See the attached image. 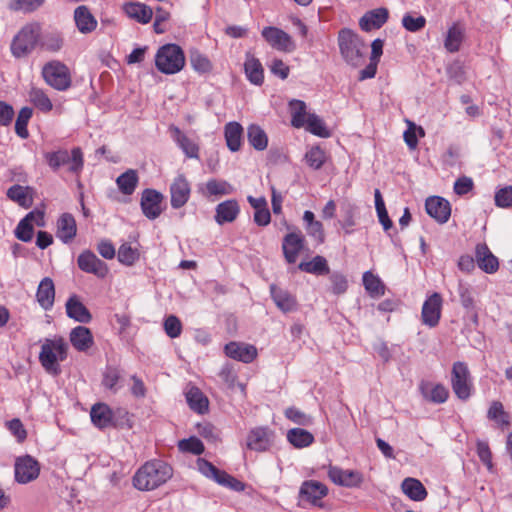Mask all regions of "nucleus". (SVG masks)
Masks as SVG:
<instances>
[{
  "label": "nucleus",
  "instance_id": "f257e3e1",
  "mask_svg": "<svg viewBox=\"0 0 512 512\" xmlns=\"http://www.w3.org/2000/svg\"><path fill=\"white\" fill-rule=\"evenodd\" d=\"M68 343L62 336L45 339L39 353V362L43 369L54 376L61 373L59 362L68 357Z\"/></svg>",
  "mask_w": 512,
  "mask_h": 512
},
{
  "label": "nucleus",
  "instance_id": "49530a36",
  "mask_svg": "<svg viewBox=\"0 0 512 512\" xmlns=\"http://www.w3.org/2000/svg\"><path fill=\"white\" fill-rule=\"evenodd\" d=\"M363 285L372 297H380L385 293V286L380 278L370 271L363 274Z\"/></svg>",
  "mask_w": 512,
  "mask_h": 512
},
{
  "label": "nucleus",
  "instance_id": "09e8293b",
  "mask_svg": "<svg viewBox=\"0 0 512 512\" xmlns=\"http://www.w3.org/2000/svg\"><path fill=\"white\" fill-rule=\"evenodd\" d=\"M306 164L313 170H319L327 160L325 151L319 147H311L304 156Z\"/></svg>",
  "mask_w": 512,
  "mask_h": 512
},
{
  "label": "nucleus",
  "instance_id": "a211bd4d",
  "mask_svg": "<svg viewBox=\"0 0 512 512\" xmlns=\"http://www.w3.org/2000/svg\"><path fill=\"white\" fill-rule=\"evenodd\" d=\"M40 473V465L30 455L19 457L15 462V480H36Z\"/></svg>",
  "mask_w": 512,
  "mask_h": 512
},
{
  "label": "nucleus",
  "instance_id": "6e6552de",
  "mask_svg": "<svg viewBox=\"0 0 512 512\" xmlns=\"http://www.w3.org/2000/svg\"><path fill=\"white\" fill-rule=\"evenodd\" d=\"M275 433L268 426L250 429L246 436V447L255 452H266L274 445Z\"/></svg>",
  "mask_w": 512,
  "mask_h": 512
},
{
  "label": "nucleus",
  "instance_id": "ddd939ff",
  "mask_svg": "<svg viewBox=\"0 0 512 512\" xmlns=\"http://www.w3.org/2000/svg\"><path fill=\"white\" fill-rule=\"evenodd\" d=\"M77 265L83 272L93 274L101 279L105 278L109 273L108 265L90 250H84L79 254Z\"/></svg>",
  "mask_w": 512,
  "mask_h": 512
},
{
  "label": "nucleus",
  "instance_id": "338daca9",
  "mask_svg": "<svg viewBox=\"0 0 512 512\" xmlns=\"http://www.w3.org/2000/svg\"><path fill=\"white\" fill-rule=\"evenodd\" d=\"M474 188V182L471 177L461 176L455 182L453 186L454 193L459 196H464L471 192Z\"/></svg>",
  "mask_w": 512,
  "mask_h": 512
},
{
  "label": "nucleus",
  "instance_id": "f03ea898",
  "mask_svg": "<svg viewBox=\"0 0 512 512\" xmlns=\"http://www.w3.org/2000/svg\"><path fill=\"white\" fill-rule=\"evenodd\" d=\"M41 39V24L30 22L25 24L13 37L10 51L17 59L28 57L39 47Z\"/></svg>",
  "mask_w": 512,
  "mask_h": 512
},
{
  "label": "nucleus",
  "instance_id": "e2e57ef3",
  "mask_svg": "<svg viewBox=\"0 0 512 512\" xmlns=\"http://www.w3.org/2000/svg\"><path fill=\"white\" fill-rule=\"evenodd\" d=\"M403 27L410 32H417L423 29L426 25L424 16L413 17L410 14H405L402 18Z\"/></svg>",
  "mask_w": 512,
  "mask_h": 512
},
{
  "label": "nucleus",
  "instance_id": "6ab92c4d",
  "mask_svg": "<svg viewBox=\"0 0 512 512\" xmlns=\"http://www.w3.org/2000/svg\"><path fill=\"white\" fill-rule=\"evenodd\" d=\"M304 236L301 232H291L285 235L282 242V250L285 260L289 264L296 262L299 253L304 247Z\"/></svg>",
  "mask_w": 512,
  "mask_h": 512
},
{
  "label": "nucleus",
  "instance_id": "79ce46f5",
  "mask_svg": "<svg viewBox=\"0 0 512 512\" xmlns=\"http://www.w3.org/2000/svg\"><path fill=\"white\" fill-rule=\"evenodd\" d=\"M423 396L434 403H444L449 397V391L443 384H435L430 387L429 384L421 387Z\"/></svg>",
  "mask_w": 512,
  "mask_h": 512
},
{
  "label": "nucleus",
  "instance_id": "0e129e2a",
  "mask_svg": "<svg viewBox=\"0 0 512 512\" xmlns=\"http://www.w3.org/2000/svg\"><path fill=\"white\" fill-rule=\"evenodd\" d=\"M33 233V225L30 222H28L25 218H23L19 222L15 231L16 237L23 242L31 241L33 238Z\"/></svg>",
  "mask_w": 512,
  "mask_h": 512
},
{
  "label": "nucleus",
  "instance_id": "473e14b6",
  "mask_svg": "<svg viewBox=\"0 0 512 512\" xmlns=\"http://www.w3.org/2000/svg\"><path fill=\"white\" fill-rule=\"evenodd\" d=\"M64 46V37L61 32L57 30L41 32V39L39 48L43 51L56 53L59 52Z\"/></svg>",
  "mask_w": 512,
  "mask_h": 512
},
{
  "label": "nucleus",
  "instance_id": "bf43d9fd",
  "mask_svg": "<svg viewBox=\"0 0 512 512\" xmlns=\"http://www.w3.org/2000/svg\"><path fill=\"white\" fill-rule=\"evenodd\" d=\"M44 3V0H11L9 2V9L12 11L32 12L39 8Z\"/></svg>",
  "mask_w": 512,
  "mask_h": 512
},
{
  "label": "nucleus",
  "instance_id": "0eeeda50",
  "mask_svg": "<svg viewBox=\"0 0 512 512\" xmlns=\"http://www.w3.org/2000/svg\"><path fill=\"white\" fill-rule=\"evenodd\" d=\"M45 82L58 91H66L71 86V74L69 68L58 60L46 63L42 69Z\"/></svg>",
  "mask_w": 512,
  "mask_h": 512
},
{
  "label": "nucleus",
  "instance_id": "603ef678",
  "mask_svg": "<svg viewBox=\"0 0 512 512\" xmlns=\"http://www.w3.org/2000/svg\"><path fill=\"white\" fill-rule=\"evenodd\" d=\"M401 489L411 500L422 501L427 496V491L422 482H401Z\"/></svg>",
  "mask_w": 512,
  "mask_h": 512
},
{
  "label": "nucleus",
  "instance_id": "4d7b16f0",
  "mask_svg": "<svg viewBox=\"0 0 512 512\" xmlns=\"http://www.w3.org/2000/svg\"><path fill=\"white\" fill-rule=\"evenodd\" d=\"M178 449L181 452L201 455L204 452V445L200 439L195 436L182 439L178 442Z\"/></svg>",
  "mask_w": 512,
  "mask_h": 512
},
{
  "label": "nucleus",
  "instance_id": "c756f323",
  "mask_svg": "<svg viewBox=\"0 0 512 512\" xmlns=\"http://www.w3.org/2000/svg\"><path fill=\"white\" fill-rule=\"evenodd\" d=\"M270 294L274 303L281 311L287 313L296 309V298L287 290H284L275 284H271Z\"/></svg>",
  "mask_w": 512,
  "mask_h": 512
},
{
  "label": "nucleus",
  "instance_id": "f3484780",
  "mask_svg": "<svg viewBox=\"0 0 512 512\" xmlns=\"http://www.w3.org/2000/svg\"><path fill=\"white\" fill-rule=\"evenodd\" d=\"M227 357L243 363H251L257 357V349L254 345L231 341L224 346Z\"/></svg>",
  "mask_w": 512,
  "mask_h": 512
},
{
  "label": "nucleus",
  "instance_id": "9b49d317",
  "mask_svg": "<svg viewBox=\"0 0 512 512\" xmlns=\"http://www.w3.org/2000/svg\"><path fill=\"white\" fill-rule=\"evenodd\" d=\"M443 298L440 293L434 292L424 301L421 309V322L429 328L436 327L441 319Z\"/></svg>",
  "mask_w": 512,
  "mask_h": 512
},
{
  "label": "nucleus",
  "instance_id": "9d476101",
  "mask_svg": "<svg viewBox=\"0 0 512 512\" xmlns=\"http://www.w3.org/2000/svg\"><path fill=\"white\" fill-rule=\"evenodd\" d=\"M172 477V467L162 460H152L142 465L133 480H169Z\"/></svg>",
  "mask_w": 512,
  "mask_h": 512
},
{
  "label": "nucleus",
  "instance_id": "69168bd1",
  "mask_svg": "<svg viewBox=\"0 0 512 512\" xmlns=\"http://www.w3.org/2000/svg\"><path fill=\"white\" fill-rule=\"evenodd\" d=\"M495 204L501 208L512 207V186H506L495 193Z\"/></svg>",
  "mask_w": 512,
  "mask_h": 512
},
{
  "label": "nucleus",
  "instance_id": "7ed1b4c3",
  "mask_svg": "<svg viewBox=\"0 0 512 512\" xmlns=\"http://www.w3.org/2000/svg\"><path fill=\"white\" fill-rule=\"evenodd\" d=\"M338 44L340 53L347 64L359 67L364 63L366 45L359 35L350 29H342L338 35Z\"/></svg>",
  "mask_w": 512,
  "mask_h": 512
},
{
  "label": "nucleus",
  "instance_id": "72a5a7b5",
  "mask_svg": "<svg viewBox=\"0 0 512 512\" xmlns=\"http://www.w3.org/2000/svg\"><path fill=\"white\" fill-rule=\"evenodd\" d=\"M464 37V29L459 23H454L447 31L444 40L445 49L450 53L458 52L461 48Z\"/></svg>",
  "mask_w": 512,
  "mask_h": 512
},
{
  "label": "nucleus",
  "instance_id": "680f3d73",
  "mask_svg": "<svg viewBox=\"0 0 512 512\" xmlns=\"http://www.w3.org/2000/svg\"><path fill=\"white\" fill-rule=\"evenodd\" d=\"M476 451L479 459L487 467L489 471L492 470V452L489 444L486 441L478 440L476 444Z\"/></svg>",
  "mask_w": 512,
  "mask_h": 512
},
{
  "label": "nucleus",
  "instance_id": "dca6fc26",
  "mask_svg": "<svg viewBox=\"0 0 512 512\" xmlns=\"http://www.w3.org/2000/svg\"><path fill=\"white\" fill-rule=\"evenodd\" d=\"M425 210L439 224L446 223L451 216V205L440 196H430L425 201Z\"/></svg>",
  "mask_w": 512,
  "mask_h": 512
},
{
  "label": "nucleus",
  "instance_id": "8fccbe9b",
  "mask_svg": "<svg viewBox=\"0 0 512 512\" xmlns=\"http://www.w3.org/2000/svg\"><path fill=\"white\" fill-rule=\"evenodd\" d=\"M304 127L313 135L323 138L330 136V133L326 128L323 120L316 114H308Z\"/></svg>",
  "mask_w": 512,
  "mask_h": 512
},
{
  "label": "nucleus",
  "instance_id": "052dcab7",
  "mask_svg": "<svg viewBox=\"0 0 512 512\" xmlns=\"http://www.w3.org/2000/svg\"><path fill=\"white\" fill-rule=\"evenodd\" d=\"M164 331L170 338H177L182 333V323L175 315H169L164 320Z\"/></svg>",
  "mask_w": 512,
  "mask_h": 512
},
{
  "label": "nucleus",
  "instance_id": "7c9ffc66",
  "mask_svg": "<svg viewBox=\"0 0 512 512\" xmlns=\"http://www.w3.org/2000/svg\"><path fill=\"white\" fill-rule=\"evenodd\" d=\"M74 20L76 27L83 34L90 33L97 27V20L92 15L90 10L84 5H81L75 9Z\"/></svg>",
  "mask_w": 512,
  "mask_h": 512
},
{
  "label": "nucleus",
  "instance_id": "2f4dec72",
  "mask_svg": "<svg viewBox=\"0 0 512 512\" xmlns=\"http://www.w3.org/2000/svg\"><path fill=\"white\" fill-rule=\"evenodd\" d=\"M227 147L232 152L240 150L242 145L243 127L238 122H229L224 127Z\"/></svg>",
  "mask_w": 512,
  "mask_h": 512
},
{
  "label": "nucleus",
  "instance_id": "20e7f679",
  "mask_svg": "<svg viewBox=\"0 0 512 512\" xmlns=\"http://www.w3.org/2000/svg\"><path fill=\"white\" fill-rule=\"evenodd\" d=\"M44 158L53 171L66 167L69 173L79 176L84 168V155L80 147H74L71 151L58 149L57 151L46 152Z\"/></svg>",
  "mask_w": 512,
  "mask_h": 512
},
{
  "label": "nucleus",
  "instance_id": "4be33fe9",
  "mask_svg": "<svg viewBox=\"0 0 512 512\" xmlns=\"http://www.w3.org/2000/svg\"><path fill=\"white\" fill-rule=\"evenodd\" d=\"M169 131L171 132L172 138L177 144V146L183 151V153L188 158L199 159V145L189 138L186 134H184L180 128L177 126L171 125L169 127Z\"/></svg>",
  "mask_w": 512,
  "mask_h": 512
},
{
  "label": "nucleus",
  "instance_id": "39448f33",
  "mask_svg": "<svg viewBox=\"0 0 512 512\" xmlns=\"http://www.w3.org/2000/svg\"><path fill=\"white\" fill-rule=\"evenodd\" d=\"M186 63L182 48L177 44L161 46L155 55V66L163 74L173 75L180 72Z\"/></svg>",
  "mask_w": 512,
  "mask_h": 512
},
{
  "label": "nucleus",
  "instance_id": "774afa93",
  "mask_svg": "<svg viewBox=\"0 0 512 512\" xmlns=\"http://www.w3.org/2000/svg\"><path fill=\"white\" fill-rule=\"evenodd\" d=\"M285 416L292 422L299 425H308L311 423V417L295 407L287 408L285 410Z\"/></svg>",
  "mask_w": 512,
  "mask_h": 512
},
{
  "label": "nucleus",
  "instance_id": "c03bdc74",
  "mask_svg": "<svg viewBox=\"0 0 512 512\" xmlns=\"http://www.w3.org/2000/svg\"><path fill=\"white\" fill-rule=\"evenodd\" d=\"M291 113V124L295 128L305 126L308 113L306 112V104L302 100L294 99L289 103Z\"/></svg>",
  "mask_w": 512,
  "mask_h": 512
},
{
  "label": "nucleus",
  "instance_id": "a878e982",
  "mask_svg": "<svg viewBox=\"0 0 512 512\" xmlns=\"http://www.w3.org/2000/svg\"><path fill=\"white\" fill-rule=\"evenodd\" d=\"M65 307L67 316L77 322L89 323L92 320L91 313L76 295L68 298Z\"/></svg>",
  "mask_w": 512,
  "mask_h": 512
},
{
  "label": "nucleus",
  "instance_id": "de8ad7c7",
  "mask_svg": "<svg viewBox=\"0 0 512 512\" xmlns=\"http://www.w3.org/2000/svg\"><path fill=\"white\" fill-rule=\"evenodd\" d=\"M488 419L497 423L500 427L509 425V415L505 412L503 404L500 401H493L487 412Z\"/></svg>",
  "mask_w": 512,
  "mask_h": 512
},
{
  "label": "nucleus",
  "instance_id": "4468645a",
  "mask_svg": "<svg viewBox=\"0 0 512 512\" xmlns=\"http://www.w3.org/2000/svg\"><path fill=\"white\" fill-rule=\"evenodd\" d=\"M328 493L323 482H303L299 491V502L303 507L307 505L322 506L321 499Z\"/></svg>",
  "mask_w": 512,
  "mask_h": 512
},
{
  "label": "nucleus",
  "instance_id": "cd10ccee",
  "mask_svg": "<svg viewBox=\"0 0 512 512\" xmlns=\"http://www.w3.org/2000/svg\"><path fill=\"white\" fill-rule=\"evenodd\" d=\"M72 346L79 352L90 349L94 344L93 335L89 328L77 326L73 328L69 335Z\"/></svg>",
  "mask_w": 512,
  "mask_h": 512
},
{
  "label": "nucleus",
  "instance_id": "c9c22d12",
  "mask_svg": "<svg viewBox=\"0 0 512 512\" xmlns=\"http://www.w3.org/2000/svg\"><path fill=\"white\" fill-rule=\"evenodd\" d=\"M247 139L249 144L257 151H263L268 146V136L257 124H251L248 126Z\"/></svg>",
  "mask_w": 512,
  "mask_h": 512
},
{
  "label": "nucleus",
  "instance_id": "423d86ee",
  "mask_svg": "<svg viewBox=\"0 0 512 512\" xmlns=\"http://www.w3.org/2000/svg\"><path fill=\"white\" fill-rule=\"evenodd\" d=\"M451 387L454 394L463 401L468 400L473 391V381L468 365L457 361L451 370Z\"/></svg>",
  "mask_w": 512,
  "mask_h": 512
},
{
  "label": "nucleus",
  "instance_id": "a18cd8bd",
  "mask_svg": "<svg viewBox=\"0 0 512 512\" xmlns=\"http://www.w3.org/2000/svg\"><path fill=\"white\" fill-rule=\"evenodd\" d=\"M29 101L39 110L48 113L53 109V105L44 90L33 87L28 93Z\"/></svg>",
  "mask_w": 512,
  "mask_h": 512
},
{
  "label": "nucleus",
  "instance_id": "a19ab883",
  "mask_svg": "<svg viewBox=\"0 0 512 512\" xmlns=\"http://www.w3.org/2000/svg\"><path fill=\"white\" fill-rule=\"evenodd\" d=\"M298 268L301 271L315 275H326L330 271L327 260L320 255L315 256L311 261L301 262Z\"/></svg>",
  "mask_w": 512,
  "mask_h": 512
},
{
  "label": "nucleus",
  "instance_id": "ea45409f",
  "mask_svg": "<svg viewBox=\"0 0 512 512\" xmlns=\"http://www.w3.org/2000/svg\"><path fill=\"white\" fill-rule=\"evenodd\" d=\"M287 440L295 448L308 447L314 442V436L309 431L302 428H293L287 432Z\"/></svg>",
  "mask_w": 512,
  "mask_h": 512
},
{
  "label": "nucleus",
  "instance_id": "b1692460",
  "mask_svg": "<svg viewBox=\"0 0 512 512\" xmlns=\"http://www.w3.org/2000/svg\"><path fill=\"white\" fill-rule=\"evenodd\" d=\"M240 213V206L235 199H229L219 203L215 209V221L219 225L235 221Z\"/></svg>",
  "mask_w": 512,
  "mask_h": 512
},
{
  "label": "nucleus",
  "instance_id": "58836bf2",
  "mask_svg": "<svg viewBox=\"0 0 512 512\" xmlns=\"http://www.w3.org/2000/svg\"><path fill=\"white\" fill-rule=\"evenodd\" d=\"M189 61L193 70L199 74H208L213 69L210 59L198 49H192L189 52Z\"/></svg>",
  "mask_w": 512,
  "mask_h": 512
},
{
  "label": "nucleus",
  "instance_id": "bb28decb",
  "mask_svg": "<svg viewBox=\"0 0 512 512\" xmlns=\"http://www.w3.org/2000/svg\"><path fill=\"white\" fill-rule=\"evenodd\" d=\"M36 299L44 310H50L54 305L55 286L50 277L43 278L37 288Z\"/></svg>",
  "mask_w": 512,
  "mask_h": 512
},
{
  "label": "nucleus",
  "instance_id": "aec40b11",
  "mask_svg": "<svg viewBox=\"0 0 512 512\" xmlns=\"http://www.w3.org/2000/svg\"><path fill=\"white\" fill-rule=\"evenodd\" d=\"M475 258L478 267L485 273L494 274L498 271V258L491 252L486 243H480L476 245Z\"/></svg>",
  "mask_w": 512,
  "mask_h": 512
},
{
  "label": "nucleus",
  "instance_id": "f8f14e48",
  "mask_svg": "<svg viewBox=\"0 0 512 512\" xmlns=\"http://www.w3.org/2000/svg\"><path fill=\"white\" fill-rule=\"evenodd\" d=\"M163 200L164 195L161 192L151 188L143 190L140 206L144 216L149 220L158 218L163 212Z\"/></svg>",
  "mask_w": 512,
  "mask_h": 512
},
{
  "label": "nucleus",
  "instance_id": "6e6d98bb",
  "mask_svg": "<svg viewBox=\"0 0 512 512\" xmlns=\"http://www.w3.org/2000/svg\"><path fill=\"white\" fill-rule=\"evenodd\" d=\"M113 421L112 427L114 428H126L131 429L133 427L132 415L128 412L127 409L118 407L116 409H112Z\"/></svg>",
  "mask_w": 512,
  "mask_h": 512
},
{
  "label": "nucleus",
  "instance_id": "13d9d810",
  "mask_svg": "<svg viewBox=\"0 0 512 512\" xmlns=\"http://www.w3.org/2000/svg\"><path fill=\"white\" fill-rule=\"evenodd\" d=\"M139 258L137 249L132 248L129 244H122L118 250V260L124 265L131 266Z\"/></svg>",
  "mask_w": 512,
  "mask_h": 512
},
{
  "label": "nucleus",
  "instance_id": "864d4df0",
  "mask_svg": "<svg viewBox=\"0 0 512 512\" xmlns=\"http://www.w3.org/2000/svg\"><path fill=\"white\" fill-rule=\"evenodd\" d=\"M28 187H23L21 185H13L7 191V197L17 202L20 206L29 207L31 204V199L28 197Z\"/></svg>",
  "mask_w": 512,
  "mask_h": 512
},
{
  "label": "nucleus",
  "instance_id": "5701e85b",
  "mask_svg": "<svg viewBox=\"0 0 512 512\" xmlns=\"http://www.w3.org/2000/svg\"><path fill=\"white\" fill-rule=\"evenodd\" d=\"M388 10L386 8H377L366 12L359 20V26L363 31L369 32L379 29L388 20Z\"/></svg>",
  "mask_w": 512,
  "mask_h": 512
},
{
  "label": "nucleus",
  "instance_id": "37998d69",
  "mask_svg": "<svg viewBox=\"0 0 512 512\" xmlns=\"http://www.w3.org/2000/svg\"><path fill=\"white\" fill-rule=\"evenodd\" d=\"M197 467L201 474L206 478H210L212 480H235L225 471L219 470L212 463L205 459L199 458L197 460Z\"/></svg>",
  "mask_w": 512,
  "mask_h": 512
},
{
  "label": "nucleus",
  "instance_id": "2eb2a0df",
  "mask_svg": "<svg viewBox=\"0 0 512 512\" xmlns=\"http://www.w3.org/2000/svg\"><path fill=\"white\" fill-rule=\"evenodd\" d=\"M191 196V185L185 175L179 174L170 185V203L173 209H180L187 204Z\"/></svg>",
  "mask_w": 512,
  "mask_h": 512
},
{
  "label": "nucleus",
  "instance_id": "1a4fd4ad",
  "mask_svg": "<svg viewBox=\"0 0 512 512\" xmlns=\"http://www.w3.org/2000/svg\"><path fill=\"white\" fill-rule=\"evenodd\" d=\"M263 39L275 50L291 53L296 49L293 38L284 30L275 26H266L261 31Z\"/></svg>",
  "mask_w": 512,
  "mask_h": 512
},
{
  "label": "nucleus",
  "instance_id": "393cba45",
  "mask_svg": "<svg viewBox=\"0 0 512 512\" xmlns=\"http://www.w3.org/2000/svg\"><path fill=\"white\" fill-rule=\"evenodd\" d=\"M113 415L112 409L106 403L99 402L91 407V421L98 429L112 427Z\"/></svg>",
  "mask_w": 512,
  "mask_h": 512
},
{
  "label": "nucleus",
  "instance_id": "412c9836",
  "mask_svg": "<svg viewBox=\"0 0 512 512\" xmlns=\"http://www.w3.org/2000/svg\"><path fill=\"white\" fill-rule=\"evenodd\" d=\"M56 237L64 244L73 241L77 235V224L74 216L70 213H63L56 222Z\"/></svg>",
  "mask_w": 512,
  "mask_h": 512
},
{
  "label": "nucleus",
  "instance_id": "3c124183",
  "mask_svg": "<svg viewBox=\"0 0 512 512\" xmlns=\"http://www.w3.org/2000/svg\"><path fill=\"white\" fill-rule=\"evenodd\" d=\"M33 115V110L29 107H23L20 109L16 122L15 132L22 139H26L29 136L27 125Z\"/></svg>",
  "mask_w": 512,
  "mask_h": 512
},
{
  "label": "nucleus",
  "instance_id": "4c0bfd02",
  "mask_svg": "<svg viewBox=\"0 0 512 512\" xmlns=\"http://www.w3.org/2000/svg\"><path fill=\"white\" fill-rule=\"evenodd\" d=\"M189 407L199 413L204 414L208 411L209 402L207 397L197 387H192L186 394Z\"/></svg>",
  "mask_w": 512,
  "mask_h": 512
},
{
  "label": "nucleus",
  "instance_id": "5fc2aeb1",
  "mask_svg": "<svg viewBox=\"0 0 512 512\" xmlns=\"http://www.w3.org/2000/svg\"><path fill=\"white\" fill-rule=\"evenodd\" d=\"M206 190L209 195L223 196L231 194L234 188L227 181L210 179L206 183Z\"/></svg>",
  "mask_w": 512,
  "mask_h": 512
},
{
  "label": "nucleus",
  "instance_id": "c85d7f7f",
  "mask_svg": "<svg viewBox=\"0 0 512 512\" xmlns=\"http://www.w3.org/2000/svg\"><path fill=\"white\" fill-rule=\"evenodd\" d=\"M125 14L135 21L147 24L153 17V10L150 6L141 2H127L123 5Z\"/></svg>",
  "mask_w": 512,
  "mask_h": 512
},
{
  "label": "nucleus",
  "instance_id": "e433bc0d",
  "mask_svg": "<svg viewBox=\"0 0 512 512\" xmlns=\"http://www.w3.org/2000/svg\"><path fill=\"white\" fill-rule=\"evenodd\" d=\"M139 177L136 170L128 169L116 179V184L124 195H132L138 185Z\"/></svg>",
  "mask_w": 512,
  "mask_h": 512
},
{
  "label": "nucleus",
  "instance_id": "f704fd0d",
  "mask_svg": "<svg viewBox=\"0 0 512 512\" xmlns=\"http://www.w3.org/2000/svg\"><path fill=\"white\" fill-rule=\"evenodd\" d=\"M244 70L248 80L254 85H261L264 81V70L261 62L253 57H247Z\"/></svg>",
  "mask_w": 512,
  "mask_h": 512
}]
</instances>
